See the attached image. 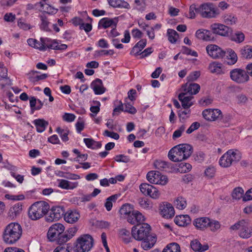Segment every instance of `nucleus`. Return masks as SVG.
<instances>
[{"mask_svg":"<svg viewBox=\"0 0 252 252\" xmlns=\"http://www.w3.org/2000/svg\"><path fill=\"white\" fill-rule=\"evenodd\" d=\"M208 55L213 59H221L223 58L226 51L215 44L208 45L206 47Z\"/></svg>","mask_w":252,"mask_h":252,"instance_id":"nucleus-12","label":"nucleus"},{"mask_svg":"<svg viewBox=\"0 0 252 252\" xmlns=\"http://www.w3.org/2000/svg\"><path fill=\"white\" fill-rule=\"evenodd\" d=\"M240 52L242 58L246 59L252 58V47L250 45H246L242 48Z\"/></svg>","mask_w":252,"mask_h":252,"instance_id":"nucleus-34","label":"nucleus"},{"mask_svg":"<svg viewBox=\"0 0 252 252\" xmlns=\"http://www.w3.org/2000/svg\"><path fill=\"white\" fill-rule=\"evenodd\" d=\"M190 246L193 251L200 252L201 244L197 240H192L190 243Z\"/></svg>","mask_w":252,"mask_h":252,"instance_id":"nucleus-58","label":"nucleus"},{"mask_svg":"<svg viewBox=\"0 0 252 252\" xmlns=\"http://www.w3.org/2000/svg\"><path fill=\"white\" fill-rule=\"evenodd\" d=\"M147 43L146 39H142L138 42L132 48L131 52V55L137 56L142 50L146 46Z\"/></svg>","mask_w":252,"mask_h":252,"instance_id":"nucleus-28","label":"nucleus"},{"mask_svg":"<svg viewBox=\"0 0 252 252\" xmlns=\"http://www.w3.org/2000/svg\"><path fill=\"white\" fill-rule=\"evenodd\" d=\"M245 39V35L243 33L239 32L235 33L232 36V40L237 43L242 42Z\"/></svg>","mask_w":252,"mask_h":252,"instance_id":"nucleus-50","label":"nucleus"},{"mask_svg":"<svg viewBox=\"0 0 252 252\" xmlns=\"http://www.w3.org/2000/svg\"><path fill=\"white\" fill-rule=\"evenodd\" d=\"M228 54L227 58L230 61L228 63L229 64H234L238 60L237 55L236 53L231 49H228L226 51V53Z\"/></svg>","mask_w":252,"mask_h":252,"instance_id":"nucleus-38","label":"nucleus"},{"mask_svg":"<svg viewBox=\"0 0 252 252\" xmlns=\"http://www.w3.org/2000/svg\"><path fill=\"white\" fill-rule=\"evenodd\" d=\"M109 5L115 8L129 9L130 5L124 0H107Z\"/></svg>","mask_w":252,"mask_h":252,"instance_id":"nucleus-26","label":"nucleus"},{"mask_svg":"<svg viewBox=\"0 0 252 252\" xmlns=\"http://www.w3.org/2000/svg\"><path fill=\"white\" fill-rule=\"evenodd\" d=\"M141 247L144 250H148L151 249L157 241L155 236H151L147 239L142 240Z\"/></svg>","mask_w":252,"mask_h":252,"instance_id":"nucleus-27","label":"nucleus"},{"mask_svg":"<svg viewBox=\"0 0 252 252\" xmlns=\"http://www.w3.org/2000/svg\"><path fill=\"white\" fill-rule=\"evenodd\" d=\"M230 78L237 84H245L250 80V77L246 70L240 68H236L230 71Z\"/></svg>","mask_w":252,"mask_h":252,"instance_id":"nucleus-9","label":"nucleus"},{"mask_svg":"<svg viewBox=\"0 0 252 252\" xmlns=\"http://www.w3.org/2000/svg\"><path fill=\"white\" fill-rule=\"evenodd\" d=\"M195 35L197 38L204 41H211L215 40L214 35L210 31L198 30L196 31Z\"/></svg>","mask_w":252,"mask_h":252,"instance_id":"nucleus-19","label":"nucleus"},{"mask_svg":"<svg viewBox=\"0 0 252 252\" xmlns=\"http://www.w3.org/2000/svg\"><path fill=\"white\" fill-rule=\"evenodd\" d=\"M244 190L242 188H235L232 193V197L233 199L239 200L244 197Z\"/></svg>","mask_w":252,"mask_h":252,"instance_id":"nucleus-44","label":"nucleus"},{"mask_svg":"<svg viewBox=\"0 0 252 252\" xmlns=\"http://www.w3.org/2000/svg\"><path fill=\"white\" fill-rule=\"evenodd\" d=\"M160 173L156 171H149L147 174V179L151 184H156L158 183V179L160 176Z\"/></svg>","mask_w":252,"mask_h":252,"instance_id":"nucleus-36","label":"nucleus"},{"mask_svg":"<svg viewBox=\"0 0 252 252\" xmlns=\"http://www.w3.org/2000/svg\"><path fill=\"white\" fill-rule=\"evenodd\" d=\"M48 203L40 201L32 204L29 209L28 216L33 220H38L42 218L49 210Z\"/></svg>","mask_w":252,"mask_h":252,"instance_id":"nucleus-4","label":"nucleus"},{"mask_svg":"<svg viewBox=\"0 0 252 252\" xmlns=\"http://www.w3.org/2000/svg\"><path fill=\"white\" fill-rule=\"evenodd\" d=\"M18 27L25 31L31 29V26L29 24L27 23L23 19H19L18 21Z\"/></svg>","mask_w":252,"mask_h":252,"instance_id":"nucleus-56","label":"nucleus"},{"mask_svg":"<svg viewBox=\"0 0 252 252\" xmlns=\"http://www.w3.org/2000/svg\"><path fill=\"white\" fill-rule=\"evenodd\" d=\"M71 248L66 245H59L54 251L53 252H71Z\"/></svg>","mask_w":252,"mask_h":252,"instance_id":"nucleus-52","label":"nucleus"},{"mask_svg":"<svg viewBox=\"0 0 252 252\" xmlns=\"http://www.w3.org/2000/svg\"><path fill=\"white\" fill-rule=\"evenodd\" d=\"M115 161L118 162L127 163L130 161V158L128 156L124 155H118L115 157Z\"/></svg>","mask_w":252,"mask_h":252,"instance_id":"nucleus-54","label":"nucleus"},{"mask_svg":"<svg viewBox=\"0 0 252 252\" xmlns=\"http://www.w3.org/2000/svg\"><path fill=\"white\" fill-rule=\"evenodd\" d=\"M200 75V71H195L191 72L187 77V79L188 82H193L196 80Z\"/></svg>","mask_w":252,"mask_h":252,"instance_id":"nucleus-53","label":"nucleus"},{"mask_svg":"<svg viewBox=\"0 0 252 252\" xmlns=\"http://www.w3.org/2000/svg\"><path fill=\"white\" fill-rule=\"evenodd\" d=\"M196 13L199 14L203 18H213L219 15L220 11L218 8L211 2L204 3L200 5L192 4L189 7V18H194Z\"/></svg>","mask_w":252,"mask_h":252,"instance_id":"nucleus-1","label":"nucleus"},{"mask_svg":"<svg viewBox=\"0 0 252 252\" xmlns=\"http://www.w3.org/2000/svg\"><path fill=\"white\" fill-rule=\"evenodd\" d=\"M174 221L175 223L179 226H185L190 223L191 220L189 216L187 215H180L175 217Z\"/></svg>","mask_w":252,"mask_h":252,"instance_id":"nucleus-25","label":"nucleus"},{"mask_svg":"<svg viewBox=\"0 0 252 252\" xmlns=\"http://www.w3.org/2000/svg\"><path fill=\"white\" fill-rule=\"evenodd\" d=\"M22 229L21 225L16 222L10 223L6 226L3 233V240L8 244L16 243L21 237Z\"/></svg>","mask_w":252,"mask_h":252,"instance_id":"nucleus-3","label":"nucleus"},{"mask_svg":"<svg viewBox=\"0 0 252 252\" xmlns=\"http://www.w3.org/2000/svg\"><path fill=\"white\" fill-rule=\"evenodd\" d=\"M47 39H44V38L41 37L40 41L39 42L35 39L29 38L27 40V42L29 46L33 47L35 49H38L40 51H45L46 47L45 46V42L48 41Z\"/></svg>","mask_w":252,"mask_h":252,"instance_id":"nucleus-20","label":"nucleus"},{"mask_svg":"<svg viewBox=\"0 0 252 252\" xmlns=\"http://www.w3.org/2000/svg\"><path fill=\"white\" fill-rule=\"evenodd\" d=\"M134 214L133 215H135L134 217H135L134 219L135 220V223H141L145 220L144 217L140 212L138 211L134 210Z\"/></svg>","mask_w":252,"mask_h":252,"instance_id":"nucleus-62","label":"nucleus"},{"mask_svg":"<svg viewBox=\"0 0 252 252\" xmlns=\"http://www.w3.org/2000/svg\"><path fill=\"white\" fill-rule=\"evenodd\" d=\"M233 230H238V235L243 239H248L252 236V227L249 222L242 220L230 227Z\"/></svg>","mask_w":252,"mask_h":252,"instance_id":"nucleus-7","label":"nucleus"},{"mask_svg":"<svg viewBox=\"0 0 252 252\" xmlns=\"http://www.w3.org/2000/svg\"><path fill=\"white\" fill-rule=\"evenodd\" d=\"M44 39H47L48 40V41L45 42V46H46V49H51L56 50L57 48V42L55 40H52L48 38H44Z\"/></svg>","mask_w":252,"mask_h":252,"instance_id":"nucleus-57","label":"nucleus"},{"mask_svg":"<svg viewBox=\"0 0 252 252\" xmlns=\"http://www.w3.org/2000/svg\"><path fill=\"white\" fill-rule=\"evenodd\" d=\"M80 217L79 214L73 211H68L64 215V220L69 223H73L76 222Z\"/></svg>","mask_w":252,"mask_h":252,"instance_id":"nucleus-23","label":"nucleus"},{"mask_svg":"<svg viewBox=\"0 0 252 252\" xmlns=\"http://www.w3.org/2000/svg\"><path fill=\"white\" fill-rule=\"evenodd\" d=\"M203 118L209 121L219 120L222 118L221 111L219 109H207L202 112Z\"/></svg>","mask_w":252,"mask_h":252,"instance_id":"nucleus-14","label":"nucleus"},{"mask_svg":"<svg viewBox=\"0 0 252 252\" xmlns=\"http://www.w3.org/2000/svg\"><path fill=\"white\" fill-rule=\"evenodd\" d=\"M222 19L227 25H233L237 22V18L232 13H225L222 15Z\"/></svg>","mask_w":252,"mask_h":252,"instance_id":"nucleus-31","label":"nucleus"},{"mask_svg":"<svg viewBox=\"0 0 252 252\" xmlns=\"http://www.w3.org/2000/svg\"><path fill=\"white\" fill-rule=\"evenodd\" d=\"M193 152L192 146L181 144L173 147L168 152V158L173 162H179L188 158Z\"/></svg>","mask_w":252,"mask_h":252,"instance_id":"nucleus-2","label":"nucleus"},{"mask_svg":"<svg viewBox=\"0 0 252 252\" xmlns=\"http://www.w3.org/2000/svg\"><path fill=\"white\" fill-rule=\"evenodd\" d=\"M65 214V211L63 207L57 206L53 207L50 210L49 215L46 217L48 221H53L59 220Z\"/></svg>","mask_w":252,"mask_h":252,"instance_id":"nucleus-15","label":"nucleus"},{"mask_svg":"<svg viewBox=\"0 0 252 252\" xmlns=\"http://www.w3.org/2000/svg\"><path fill=\"white\" fill-rule=\"evenodd\" d=\"M134 210L132 206L128 204L123 205L120 210V213L124 217L130 214Z\"/></svg>","mask_w":252,"mask_h":252,"instance_id":"nucleus-39","label":"nucleus"},{"mask_svg":"<svg viewBox=\"0 0 252 252\" xmlns=\"http://www.w3.org/2000/svg\"><path fill=\"white\" fill-rule=\"evenodd\" d=\"M185 128H186V127L185 126V125H182L180 127V128L179 129L175 130L174 132L173 135H172L173 139L175 140V139L180 137L181 136L183 132L184 131V130H185Z\"/></svg>","mask_w":252,"mask_h":252,"instance_id":"nucleus-59","label":"nucleus"},{"mask_svg":"<svg viewBox=\"0 0 252 252\" xmlns=\"http://www.w3.org/2000/svg\"><path fill=\"white\" fill-rule=\"evenodd\" d=\"M84 142L88 148L92 149H98L101 147L100 142H96L92 138H84Z\"/></svg>","mask_w":252,"mask_h":252,"instance_id":"nucleus-37","label":"nucleus"},{"mask_svg":"<svg viewBox=\"0 0 252 252\" xmlns=\"http://www.w3.org/2000/svg\"><path fill=\"white\" fill-rule=\"evenodd\" d=\"M200 124L198 122L193 123L189 127L187 130L186 132L188 134H190L195 130L197 129L200 127Z\"/></svg>","mask_w":252,"mask_h":252,"instance_id":"nucleus-64","label":"nucleus"},{"mask_svg":"<svg viewBox=\"0 0 252 252\" xmlns=\"http://www.w3.org/2000/svg\"><path fill=\"white\" fill-rule=\"evenodd\" d=\"M180 247L176 243H172L166 246L162 252H180Z\"/></svg>","mask_w":252,"mask_h":252,"instance_id":"nucleus-40","label":"nucleus"},{"mask_svg":"<svg viewBox=\"0 0 252 252\" xmlns=\"http://www.w3.org/2000/svg\"><path fill=\"white\" fill-rule=\"evenodd\" d=\"M167 34L168 35V40L172 43L176 42L179 37L178 33L175 30L168 29L167 30Z\"/></svg>","mask_w":252,"mask_h":252,"instance_id":"nucleus-45","label":"nucleus"},{"mask_svg":"<svg viewBox=\"0 0 252 252\" xmlns=\"http://www.w3.org/2000/svg\"><path fill=\"white\" fill-rule=\"evenodd\" d=\"M140 190L143 194L148 195L151 198L156 199L159 197L160 193L155 187L147 183H142L140 185Z\"/></svg>","mask_w":252,"mask_h":252,"instance_id":"nucleus-11","label":"nucleus"},{"mask_svg":"<svg viewBox=\"0 0 252 252\" xmlns=\"http://www.w3.org/2000/svg\"><path fill=\"white\" fill-rule=\"evenodd\" d=\"M118 21V17L110 19L107 17L101 19L98 22V27L106 29L109 27H116Z\"/></svg>","mask_w":252,"mask_h":252,"instance_id":"nucleus-21","label":"nucleus"},{"mask_svg":"<svg viewBox=\"0 0 252 252\" xmlns=\"http://www.w3.org/2000/svg\"><path fill=\"white\" fill-rule=\"evenodd\" d=\"M200 89V86L197 83H190L188 87L186 85L185 88L184 89L183 91L189 93V94L193 95L197 94Z\"/></svg>","mask_w":252,"mask_h":252,"instance_id":"nucleus-30","label":"nucleus"},{"mask_svg":"<svg viewBox=\"0 0 252 252\" xmlns=\"http://www.w3.org/2000/svg\"><path fill=\"white\" fill-rule=\"evenodd\" d=\"M178 170L181 173H186L189 171L192 166L189 163L181 162L179 164Z\"/></svg>","mask_w":252,"mask_h":252,"instance_id":"nucleus-48","label":"nucleus"},{"mask_svg":"<svg viewBox=\"0 0 252 252\" xmlns=\"http://www.w3.org/2000/svg\"><path fill=\"white\" fill-rule=\"evenodd\" d=\"M103 135L105 136L111 137L115 140L119 139L120 137L119 135L117 133L114 132H111L108 131V130H105L104 131Z\"/></svg>","mask_w":252,"mask_h":252,"instance_id":"nucleus-63","label":"nucleus"},{"mask_svg":"<svg viewBox=\"0 0 252 252\" xmlns=\"http://www.w3.org/2000/svg\"><path fill=\"white\" fill-rule=\"evenodd\" d=\"M154 166L156 168L159 170H162L168 167L167 162L161 160H156L154 162Z\"/></svg>","mask_w":252,"mask_h":252,"instance_id":"nucleus-51","label":"nucleus"},{"mask_svg":"<svg viewBox=\"0 0 252 252\" xmlns=\"http://www.w3.org/2000/svg\"><path fill=\"white\" fill-rule=\"evenodd\" d=\"M119 235L124 242L126 244L129 243L131 240L130 232L126 229H121L119 231Z\"/></svg>","mask_w":252,"mask_h":252,"instance_id":"nucleus-41","label":"nucleus"},{"mask_svg":"<svg viewBox=\"0 0 252 252\" xmlns=\"http://www.w3.org/2000/svg\"><path fill=\"white\" fill-rule=\"evenodd\" d=\"M209 69L212 73H216L218 75L224 74L222 70V64L217 62H213L209 64Z\"/></svg>","mask_w":252,"mask_h":252,"instance_id":"nucleus-24","label":"nucleus"},{"mask_svg":"<svg viewBox=\"0 0 252 252\" xmlns=\"http://www.w3.org/2000/svg\"><path fill=\"white\" fill-rule=\"evenodd\" d=\"M210 224L208 225V227L210 228V230L212 232H215L220 229V222L215 220H211L210 219Z\"/></svg>","mask_w":252,"mask_h":252,"instance_id":"nucleus-49","label":"nucleus"},{"mask_svg":"<svg viewBox=\"0 0 252 252\" xmlns=\"http://www.w3.org/2000/svg\"><path fill=\"white\" fill-rule=\"evenodd\" d=\"M190 110L188 109H186L185 110L181 111L178 112V116L180 118V121L185 120L189 117V115Z\"/></svg>","mask_w":252,"mask_h":252,"instance_id":"nucleus-55","label":"nucleus"},{"mask_svg":"<svg viewBox=\"0 0 252 252\" xmlns=\"http://www.w3.org/2000/svg\"><path fill=\"white\" fill-rule=\"evenodd\" d=\"M118 195L114 194L108 197L106 200L104 206L108 211H110L112 208L113 202H115L118 199Z\"/></svg>","mask_w":252,"mask_h":252,"instance_id":"nucleus-43","label":"nucleus"},{"mask_svg":"<svg viewBox=\"0 0 252 252\" xmlns=\"http://www.w3.org/2000/svg\"><path fill=\"white\" fill-rule=\"evenodd\" d=\"M124 112H127L131 114H134L136 113L137 110L130 103H127L125 104Z\"/></svg>","mask_w":252,"mask_h":252,"instance_id":"nucleus-61","label":"nucleus"},{"mask_svg":"<svg viewBox=\"0 0 252 252\" xmlns=\"http://www.w3.org/2000/svg\"><path fill=\"white\" fill-rule=\"evenodd\" d=\"M210 218L208 217L198 218L194 220L193 224L196 229L200 230H204L208 227L210 224Z\"/></svg>","mask_w":252,"mask_h":252,"instance_id":"nucleus-18","label":"nucleus"},{"mask_svg":"<svg viewBox=\"0 0 252 252\" xmlns=\"http://www.w3.org/2000/svg\"><path fill=\"white\" fill-rule=\"evenodd\" d=\"M210 29L213 34H216L222 36H227L232 30L228 26L219 23H214L211 25Z\"/></svg>","mask_w":252,"mask_h":252,"instance_id":"nucleus-13","label":"nucleus"},{"mask_svg":"<svg viewBox=\"0 0 252 252\" xmlns=\"http://www.w3.org/2000/svg\"><path fill=\"white\" fill-rule=\"evenodd\" d=\"M151 230V226L148 223L137 224L132 228L131 235L136 240L142 241L153 236L150 235Z\"/></svg>","mask_w":252,"mask_h":252,"instance_id":"nucleus-6","label":"nucleus"},{"mask_svg":"<svg viewBox=\"0 0 252 252\" xmlns=\"http://www.w3.org/2000/svg\"><path fill=\"white\" fill-rule=\"evenodd\" d=\"M77 231L76 227L69 228L65 233H63V236L61 237V243H65L70 240L76 233Z\"/></svg>","mask_w":252,"mask_h":252,"instance_id":"nucleus-33","label":"nucleus"},{"mask_svg":"<svg viewBox=\"0 0 252 252\" xmlns=\"http://www.w3.org/2000/svg\"><path fill=\"white\" fill-rule=\"evenodd\" d=\"M205 174L208 178H213L215 174L216 169L213 166H209L205 170Z\"/></svg>","mask_w":252,"mask_h":252,"instance_id":"nucleus-60","label":"nucleus"},{"mask_svg":"<svg viewBox=\"0 0 252 252\" xmlns=\"http://www.w3.org/2000/svg\"><path fill=\"white\" fill-rule=\"evenodd\" d=\"M33 124L36 126V130L38 132H42L44 131L47 126L48 122L44 119H36L33 121Z\"/></svg>","mask_w":252,"mask_h":252,"instance_id":"nucleus-32","label":"nucleus"},{"mask_svg":"<svg viewBox=\"0 0 252 252\" xmlns=\"http://www.w3.org/2000/svg\"><path fill=\"white\" fill-rule=\"evenodd\" d=\"M36 73H38V72L32 70L27 74L29 80L32 83H35L40 80L45 79L48 77L47 74H42L40 75H34V74Z\"/></svg>","mask_w":252,"mask_h":252,"instance_id":"nucleus-35","label":"nucleus"},{"mask_svg":"<svg viewBox=\"0 0 252 252\" xmlns=\"http://www.w3.org/2000/svg\"><path fill=\"white\" fill-rule=\"evenodd\" d=\"M65 227L62 224L57 223L52 225L47 232V237L51 242L57 241L59 244L61 243V237L63 235Z\"/></svg>","mask_w":252,"mask_h":252,"instance_id":"nucleus-8","label":"nucleus"},{"mask_svg":"<svg viewBox=\"0 0 252 252\" xmlns=\"http://www.w3.org/2000/svg\"><path fill=\"white\" fill-rule=\"evenodd\" d=\"M91 88L94 90L95 94H101L105 91V88L103 87L101 80L96 79L91 84Z\"/></svg>","mask_w":252,"mask_h":252,"instance_id":"nucleus-22","label":"nucleus"},{"mask_svg":"<svg viewBox=\"0 0 252 252\" xmlns=\"http://www.w3.org/2000/svg\"><path fill=\"white\" fill-rule=\"evenodd\" d=\"M242 154L236 149H231L227 151L220 158L219 164L224 168L230 167L233 164L241 160Z\"/></svg>","mask_w":252,"mask_h":252,"instance_id":"nucleus-5","label":"nucleus"},{"mask_svg":"<svg viewBox=\"0 0 252 252\" xmlns=\"http://www.w3.org/2000/svg\"><path fill=\"white\" fill-rule=\"evenodd\" d=\"M93 246L92 237L89 234H86L78 239L76 250L77 252H86L89 251Z\"/></svg>","mask_w":252,"mask_h":252,"instance_id":"nucleus-10","label":"nucleus"},{"mask_svg":"<svg viewBox=\"0 0 252 252\" xmlns=\"http://www.w3.org/2000/svg\"><path fill=\"white\" fill-rule=\"evenodd\" d=\"M159 213L165 219L172 218L175 215L172 205L167 202H164L159 206Z\"/></svg>","mask_w":252,"mask_h":252,"instance_id":"nucleus-16","label":"nucleus"},{"mask_svg":"<svg viewBox=\"0 0 252 252\" xmlns=\"http://www.w3.org/2000/svg\"><path fill=\"white\" fill-rule=\"evenodd\" d=\"M58 181L59 182L58 186L65 189H73L78 185V182H71L63 179L58 180Z\"/></svg>","mask_w":252,"mask_h":252,"instance_id":"nucleus-29","label":"nucleus"},{"mask_svg":"<svg viewBox=\"0 0 252 252\" xmlns=\"http://www.w3.org/2000/svg\"><path fill=\"white\" fill-rule=\"evenodd\" d=\"M174 205L179 210H183L187 206V202L186 199L182 196H179L176 198L174 201Z\"/></svg>","mask_w":252,"mask_h":252,"instance_id":"nucleus-42","label":"nucleus"},{"mask_svg":"<svg viewBox=\"0 0 252 252\" xmlns=\"http://www.w3.org/2000/svg\"><path fill=\"white\" fill-rule=\"evenodd\" d=\"M139 204L143 209L149 210L153 207V204L148 199L140 198L139 199Z\"/></svg>","mask_w":252,"mask_h":252,"instance_id":"nucleus-46","label":"nucleus"},{"mask_svg":"<svg viewBox=\"0 0 252 252\" xmlns=\"http://www.w3.org/2000/svg\"><path fill=\"white\" fill-rule=\"evenodd\" d=\"M193 98L192 95L183 91L178 95V99L182 103V106L185 109H189L193 105L191 100Z\"/></svg>","mask_w":252,"mask_h":252,"instance_id":"nucleus-17","label":"nucleus"},{"mask_svg":"<svg viewBox=\"0 0 252 252\" xmlns=\"http://www.w3.org/2000/svg\"><path fill=\"white\" fill-rule=\"evenodd\" d=\"M40 20L41 21V23L40 25L41 29L45 32H50L51 30L49 28V22L47 17L44 16H41Z\"/></svg>","mask_w":252,"mask_h":252,"instance_id":"nucleus-47","label":"nucleus"}]
</instances>
